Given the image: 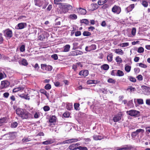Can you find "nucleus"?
<instances>
[{
	"label": "nucleus",
	"mask_w": 150,
	"mask_h": 150,
	"mask_svg": "<svg viewBox=\"0 0 150 150\" xmlns=\"http://www.w3.org/2000/svg\"><path fill=\"white\" fill-rule=\"evenodd\" d=\"M16 112L17 114L23 119H29L33 118V115L31 114L22 109H17Z\"/></svg>",
	"instance_id": "nucleus-1"
},
{
	"label": "nucleus",
	"mask_w": 150,
	"mask_h": 150,
	"mask_svg": "<svg viewBox=\"0 0 150 150\" xmlns=\"http://www.w3.org/2000/svg\"><path fill=\"white\" fill-rule=\"evenodd\" d=\"M34 4L39 7H42V9H45L49 4L47 1L46 0H34Z\"/></svg>",
	"instance_id": "nucleus-2"
},
{
	"label": "nucleus",
	"mask_w": 150,
	"mask_h": 150,
	"mask_svg": "<svg viewBox=\"0 0 150 150\" xmlns=\"http://www.w3.org/2000/svg\"><path fill=\"white\" fill-rule=\"evenodd\" d=\"M2 32L4 36L7 39H10L13 36L12 31L9 28L3 30Z\"/></svg>",
	"instance_id": "nucleus-3"
},
{
	"label": "nucleus",
	"mask_w": 150,
	"mask_h": 150,
	"mask_svg": "<svg viewBox=\"0 0 150 150\" xmlns=\"http://www.w3.org/2000/svg\"><path fill=\"white\" fill-rule=\"evenodd\" d=\"M15 133L10 132L8 133L4 134L3 138L4 139L6 140H12L14 139L15 137Z\"/></svg>",
	"instance_id": "nucleus-4"
},
{
	"label": "nucleus",
	"mask_w": 150,
	"mask_h": 150,
	"mask_svg": "<svg viewBox=\"0 0 150 150\" xmlns=\"http://www.w3.org/2000/svg\"><path fill=\"white\" fill-rule=\"evenodd\" d=\"M127 113L129 115L135 117H138L140 114V112L135 110H131L127 111Z\"/></svg>",
	"instance_id": "nucleus-5"
},
{
	"label": "nucleus",
	"mask_w": 150,
	"mask_h": 150,
	"mask_svg": "<svg viewBox=\"0 0 150 150\" xmlns=\"http://www.w3.org/2000/svg\"><path fill=\"white\" fill-rule=\"evenodd\" d=\"M9 82L7 81L4 80L1 81L0 85V89L5 88L9 86Z\"/></svg>",
	"instance_id": "nucleus-6"
},
{
	"label": "nucleus",
	"mask_w": 150,
	"mask_h": 150,
	"mask_svg": "<svg viewBox=\"0 0 150 150\" xmlns=\"http://www.w3.org/2000/svg\"><path fill=\"white\" fill-rule=\"evenodd\" d=\"M112 11L114 13L118 14L121 12V9L119 6L115 5L112 8Z\"/></svg>",
	"instance_id": "nucleus-7"
},
{
	"label": "nucleus",
	"mask_w": 150,
	"mask_h": 150,
	"mask_svg": "<svg viewBox=\"0 0 150 150\" xmlns=\"http://www.w3.org/2000/svg\"><path fill=\"white\" fill-rule=\"evenodd\" d=\"M132 148L130 145H125L120 147H117L116 150H131Z\"/></svg>",
	"instance_id": "nucleus-8"
},
{
	"label": "nucleus",
	"mask_w": 150,
	"mask_h": 150,
	"mask_svg": "<svg viewBox=\"0 0 150 150\" xmlns=\"http://www.w3.org/2000/svg\"><path fill=\"white\" fill-rule=\"evenodd\" d=\"M27 26V24L25 23H19L15 27V28L17 30L23 29L25 28Z\"/></svg>",
	"instance_id": "nucleus-9"
},
{
	"label": "nucleus",
	"mask_w": 150,
	"mask_h": 150,
	"mask_svg": "<svg viewBox=\"0 0 150 150\" xmlns=\"http://www.w3.org/2000/svg\"><path fill=\"white\" fill-rule=\"evenodd\" d=\"M122 114L121 112H119L117 114L115 115L113 118V121L116 122L119 121L121 118Z\"/></svg>",
	"instance_id": "nucleus-10"
},
{
	"label": "nucleus",
	"mask_w": 150,
	"mask_h": 150,
	"mask_svg": "<svg viewBox=\"0 0 150 150\" xmlns=\"http://www.w3.org/2000/svg\"><path fill=\"white\" fill-rule=\"evenodd\" d=\"M25 88V86L22 85L14 88L13 90V93H16L18 91H22Z\"/></svg>",
	"instance_id": "nucleus-11"
},
{
	"label": "nucleus",
	"mask_w": 150,
	"mask_h": 150,
	"mask_svg": "<svg viewBox=\"0 0 150 150\" xmlns=\"http://www.w3.org/2000/svg\"><path fill=\"white\" fill-rule=\"evenodd\" d=\"M83 53L82 51L79 50H76L70 52L69 55L71 56H76L78 55H81Z\"/></svg>",
	"instance_id": "nucleus-12"
},
{
	"label": "nucleus",
	"mask_w": 150,
	"mask_h": 150,
	"mask_svg": "<svg viewBox=\"0 0 150 150\" xmlns=\"http://www.w3.org/2000/svg\"><path fill=\"white\" fill-rule=\"evenodd\" d=\"M96 48V45L95 44H92L89 46H86L85 48V50L87 52H90L95 50Z\"/></svg>",
	"instance_id": "nucleus-13"
},
{
	"label": "nucleus",
	"mask_w": 150,
	"mask_h": 150,
	"mask_svg": "<svg viewBox=\"0 0 150 150\" xmlns=\"http://www.w3.org/2000/svg\"><path fill=\"white\" fill-rule=\"evenodd\" d=\"M41 68L43 69H45L48 71H51L52 69V66L50 65H47L45 64H42Z\"/></svg>",
	"instance_id": "nucleus-14"
},
{
	"label": "nucleus",
	"mask_w": 150,
	"mask_h": 150,
	"mask_svg": "<svg viewBox=\"0 0 150 150\" xmlns=\"http://www.w3.org/2000/svg\"><path fill=\"white\" fill-rule=\"evenodd\" d=\"M141 87L146 95H150V88L144 86H142Z\"/></svg>",
	"instance_id": "nucleus-15"
},
{
	"label": "nucleus",
	"mask_w": 150,
	"mask_h": 150,
	"mask_svg": "<svg viewBox=\"0 0 150 150\" xmlns=\"http://www.w3.org/2000/svg\"><path fill=\"white\" fill-rule=\"evenodd\" d=\"M98 7V6L97 4H92L90 5L89 10L93 11L97 9Z\"/></svg>",
	"instance_id": "nucleus-16"
},
{
	"label": "nucleus",
	"mask_w": 150,
	"mask_h": 150,
	"mask_svg": "<svg viewBox=\"0 0 150 150\" xmlns=\"http://www.w3.org/2000/svg\"><path fill=\"white\" fill-rule=\"evenodd\" d=\"M88 71L87 70H82L79 73V75L84 77L88 76Z\"/></svg>",
	"instance_id": "nucleus-17"
},
{
	"label": "nucleus",
	"mask_w": 150,
	"mask_h": 150,
	"mask_svg": "<svg viewBox=\"0 0 150 150\" xmlns=\"http://www.w3.org/2000/svg\"><path fill=\"white\" fill-rule=\"evenodd\" d=\"M40 31L41 32H42V33H41L42 34H40V33H39V38L40 40H42L43 39L45 38V37L43 34V33H45V32L43 31L42 30V29H40Z\"/></svg>",
	"instance_id": "nucleus-18"
},
{
	"label": "nucleus",
	"mask_w": 150,
	"mask_h": 150,
	"mask_svg": "<svg viewBox=\"0 0 150 150\" xmlns=\"http://www.w3.org/2000/svg\"><path fill=\"white\" fill-rule=\"evenodd\" d=\"M93 110L97 114H98L101 112L100 108L96 106H94L93 108Z\"/></svg>",
	"instance_id": "nucleus-19"
},
{
	"label": "nucleus",
	"mask_w": 150,
	"mask_h": 150,
	"mask_svg": "<svg viewBox=\"0 0 150 150\" xmlns=\"http://www.w3.org/2000/svg\"><path fill=\"white\" fill-rule=\"evenodd\" d=\"M7 121V118L6 117H3L0 118V126L2 125Z\"/></svg>",
	"instance_id": "nucleus-20"
},
{
	"label": "nucleus",
	"mask_w": 150,
	"mask_h": 150,
	"mask_svg": "<svg viewBox=\"0 0 150 150\" xmlns=\"http://www.w3.org/2000/svg\"><path fill=\"white\" fill-rule=\"evenodd\" d=\"M54 142V141L52 139H49L47 140L42 142V144L45 145L50 144L53 143Z\"/></svg>",
	"instance_id": "nucleus-21"
},
{
	"label": "nucleus",
	"mask_w": 150,
	"mask_h": 150,
	"mask_svg": "<svg viewBox=\"0 0 150 150\" xmlns=\"http://www.w3.org/2000/svg\"><path fill=\"white\" fill-rule=\"evenodd\" d=\"M41 93H42L45 96L47 99L49 98V94L47 91L44 89H41L40 90Z\"/></svg>",
	"instance_id": "nucleus-22"
},
{
	"label": "nucleus",
	"mask_w": 150,
	"mask_h": 150,
	"mask_svg": "<svg viewBox=\"0 0 150 150\" xmlns=\"http://www.w3.org/2000/svg\"><path fill=\"white\" fill-rule=\"evenodd\" d=\"M78 12L80 14L82 15H85L86 13V10L84 9L81 8L78 9Z\"/></svg>",
	"instance_id": "nucleus-23"
},
{
	"label": "nucleus",
	"mask_w": 150,
	"mask_h": 150,
	"mask_svg": "<svg viewBox=\"0 0 150 150\" xmlns=\"http://www.w3.org/2000/svg\"><path fill=\"white\" fill-rule=\"evenodd\" d=\"M70 48V46L69 45H66L64 47V52H68L69 51Z\"/></svg>",
	"instance_id": "nucleus-24"
},
{
	"label": "nucleus",
	"mask_w": 150,
	"mask_h": 150,
	"mask_svg": "<svg viewBox=\"0 0 150 150\" xmlns=\"http://www.w3.org/2000/svg\"><path fill=\"white\" fill-rule=\"evenodd\" d=\"M114 51L115 53L118 54L122 55L124 53L123 51L121 49H116Z\"/></svg>",
	"instance_id": "nucleus-25"
},
{
	"label": "nucleus",
	"mask_w": 150,
	"mask_h": 150,
	"mask_svg": "<svg viewBox=\"0 0 150 150\" xmlns=\"http://www.w3.org/2000/svg\"><path fill=\"white\" fill-rule=\"evenodd\" d=\"M93 139L95 140H100L103 138L101 136L95 135L93 136Z\"/></svg>",
	"instance_id": "nucleus-26"
},
{
	"label": "nucleus",
	"mask_w": 150,
	"mask_h": 150,
	"mask_svg": "<svg viewBox=\"0 0 150 150\" xmlns=\"http://www.w3.org/2000/svg\"><path fill=\"white\" fill-rule=\"evenodd\" d=\"M108 0H99L98 2V4L99 5H102L107 3Z\"/></svg>",
	"instance_id": "nucleus-27"
},
{
	"label": "nucleus",
	"mask_w": 150,
	"mask_h": 150,
	"mask_svg": "<svg viewBox=\"0 0 150 150\" xmlns=\"http://www.w3.org/2000/svg\"><path fill=\"white\" fill-rule=\"evenodd\" d=\"M78 147H76L74 144L70 145L69 147V149L70 150H76L78 149Z\"/></svg>",
	"instance_id": "nucleus-28"
},
{
	"label": "nucleus",
	"mask_w": 150,
	"mask_h": 150,
	"mask_svg": "<svg viewBox=\"0 0 150 150\" xmlns=\"http://www.w3.org/2000/svg\"><path fill=\"white\" fill-rule=\"evenodd\" d=\"M56 120V117L55 116H53L50 118L49 121L50 123H53L55 122Z\"/></svg>",
	"instance_id": "nucleus-29"
},
{
	"label": "nucleus",
	"mask_w": 150,
	"mask_h": 150,
	"mask_svg": "<svg viewBox=\"0 0 150 150\" xmlns=\"http://www.w3.org/2000/svg\"><path fill=\"white\" fill-rule=\"evenodd\" d=\"M109 66L108 64H104L101 66V68L105 70H108L109 68Z\"/></svg>",
	"instance_id": "nucleus-30"
},
{
	"label": "nucleus",
	"mask_w": 150,
	"mask_h": 150,
	"mask_svg": "<svg viewBox=\"0 0 150 150\" xmlns=\"http://www.w3.org/2000/svg\"><path fill=\"white\" fill-rule=\"evenodd\" d=\"M117 71V74L116 75L119 76H124V73L123 72L120 70H118Z\"/></svg>",
	"instance_id": "nucleus-31"
},
{
	"label": "nucleus",
	"mask_w": 150,
	"mask_h": 150,
	"mask_svg": "<svg viewBox=\"0 0 150 150\" xmlns=\"http://www.w3.org/2000/svg\"><path fill=\"white\" fill-rule=\"evenodd\" d=\"M125 69L126 72L128 73L130 71L131 67L127 65H125Z\"/></svg>",
	"instance_id": "nucleus-32"
},
{
	"label": "nucleus",
	"mask_w": 150,
	"mask_h": 150,
	"mask_svg": "<svg viewBox=\"0 0 150 150\" xmlns=\"http://www.w3.org/2000/svg\"><path fill=\"white\" fill-rule=\"evenodd\" d=\"M69 18L71 19L75 20L77 18V16L74 14H71L69 15Z\"/></svg>",
	"instance_id": "nucleus-33"
},
{
	"label": "nucleus",
	"mask_w": 150,
	"mask_h": 150,
	"mask_svg": "<svg viewBox=\"0 0 150 150\" xmlns=\"http://www.w3.org/2000/svg\"><path fill=\"white\" fill-rule=\"evenodd\" d=\"M21 64L24 66H27L28 65L27 61L25 59H23L21 62Z\"/></svg>",
	"instance_id": "nucleus-34"
},
{
	"label": "nucleus",
	"mask_w": 150,
	"mask_h": 150,
	"mask_svg": "<svg viewBox=\"0 0 150 150\" xmlns=\"http://www.w3.org/2000/svg\"><path fill=\"white\" fill-rule=\"evenodd\" d=\"M80 22L81 23H83L86 24V25H88L89 21L87 19H83L81 20Z\"/></svg>",
	"instance_id": "nucleus-35"
},
{
	"label": "nucleus",
	"mask_w": 150,
	"mask_h": 150,
	"mask_svg": "<svg viewBox=\"0 0 150 150\" xmlns=\"http://www.w3.org/2000/svg\"><path fill=\"white\" fill-rule=\"evenodd\" d=\"M96 83L97 81L95 80H89L87 81V84H95Z\"/></svg>",
	"instance_id": "nucleus-36"
},
{
	"label": "nucleus",
	"mask_w": 150,
	"mask_h": 150,
	"mask_svg": "<svg viewBox=\"0 0 150 150\" xmlns=\"http://www.w3.org/2000/svg\"><path fill=\"white\" fill-rule=\"evenodd\" d=\"M116 61L119 63H120L122 62V59L119 56H117L115 58Z\"/></svg>",
	"instance_id": "nucleus-37"
},
{
	"label": "nucleus",
	"mask_w": 150,
	"mask_h": 150,
	"mask_svg": "<svg viewBox=\"0 0 150 150\" xmlns=\"http://www.w3.org/2000/svg\"><path fill=\"white\" fill-rule=\"evenodd\" d=\"M142 4L145 7H147L148 5V2L145 0H144L142 1Z\"/></svg>",
	"instance_id": "nucleus-38"
},
{
	"label": "nucleus",
	"mask_w": 150,
	"mask_h": 150,
	"mask_svg": "<svg viewBox=\"0 0 150 150\" xmlns=\"http://www.w3.org/2000/svg\"><path fill=\"white\" fill-rule=\"evenodd\" d=\"M19 96L21 98H24L25 99L29 100L30 99L29 96H28V95H20Z\"/></svg>",
	"instance_id": "nucleus-39"
},
{
	"label": "nucleus",
	"mask_w": 150,
	"mask_h": 150,
	"mask_svg": "<svg viewBox=\"0 0 150 150\" xmlns=\"http://www.w3.org/2000/svg\"><path fill=\"white\" fill-rule=\"evenodd\" d=\"M80 64V63H77L75 64H74L72 66V69H74V70H75L77 67H79V65Z\"/></svg>",
	"instance_id": "nucleus-40"
},
{
	"label": "nucleus",
	"mask_w": 150,
	"mask_h": 150,
	"mask_svg": "<svg viewBox=\"0 0 150 150\" xmlns=\"http://www.w3.org/2000/svg\"><path fill=\"white\" fill-rule=\"evenodd\" d=\"M71 143L76 142H77L80 141L81 139L80 138H72L71 139Z\"/></svg>",
	"instance_id": "nucleus-41"
},
{
	"label": "nucleus",
	"mask_w": 150,
	"mask_h": 150,
	"mask_svg": "<svg viewBox=\"0 0 150 150\" xmlns=\"http://www.w3.org/2000/svg\"><path fill=\"white\" fill-rule=\"evenodd\" d=\"M6 77V74L4 72L0 73V80Z\"/></svg>",
	"instance_id": "nucleus-42"
},
{
	"label": "nucleus",
	"mask_w": 150,
	"mask_h": 150,
	"mask_svg": "<svg viewBox=\"0 0 150 150\" xmlns=\"http://www.w3.org/2000/svg\"><path fill=\"white\" fill-rule=\"evenodd\" d=\"M79 104L78 103H76L74 104V108L76 110H79Z\"/></svg>",
	"instance_id": "nucleus-43"
},
{
	"label": "nucleus",
	"mask_w": 150,
	"mask_h": 150,
	"mask_svg": "<svg viewBox=\"0 0 150 150\" xmlns=\"http://www.w3.org/2000/svg\"><path fill=\"white\" fill-rule=\"evenodd\" d=\"M108 82L110 83H115L116 82V81L115 80L112 79L110 78L108 79Z\"/></svg>",
	"instance_id": "nucleus-44"
},
{
	"label": "nucleus",
	"mask_w": 150,
	"mask_h": 150,
	"mask_svg": "<svg viewBox=\"0 0 150 150\" xmlns=\"http://www.w3.org/2000/svg\"><path fill=\"white\" fill-rule=\"evenodd\" d=\"M72 105L70 103H68L67 105L66 108L67 110H70L72 107Z\"/></svg>",
	"instance_id": "nucleus-45"
},
{
	"label": "nucleus",
	"mask_w": 150,
	"mask_h": 150,
	"mask_svg": "<svg viewBox=\"0 0 150 150\" xmlns=\"http://www.w3.org/2000/svg\"><path fill=\"white\" fill-rule=\"evenodd\" d=\"M120 45L122 47H127L129 45V43L128 42L123 43L120 44Z\"/></svg>",
	"instance_id": "nucleus-46"
},
{
	"label": "nucleus",
	"mask_w": 150,
	"mask_h": 150,
	"mask_svg": "<svg viewBox=\"0 0 150 150\" xmlns=\"http://www.w3.org/2000/svg\"><path fill=\"white\" fill-rule=\"evenodd\" d=\"M20 50L21 52H23L25 51V48L24 45H22L20 48Z\"/></svg>",
	"instance_id": "nucleus-47"
},
{
	"label": "nucleus",
	"mask_w": 150,
	"mask_h": 150,
	"mask_svg": "<svg viewBox=\"0 0 150 150\" xmlns=\"http://www.w3.org/2000/svg\"><path fill=\"white\" fill-rule=\"evenodd\" d=\"M68 11V10L67 8L65 7V5L64 6V7L62 8V13H67Z\"/></svg>",
	"instance_id": "nucleus-48"
},
{
	"label": "nucleus",
	"mask_w": 150,
	"mask_h": 150,
	"mask_svg": "<svg viewBox=\"0 0 150 150\" xmlns=\"http://www.w3.org/2000/svg\"><path fill=\"white\" fill-rule=\"evenodd\" d=\"M127 105L129 107H132L133 106L132 100H130L128 102L127 104Z\"/></svg>",
	"instance_id": "nucleus-49"
},
{
	"label": "nucleus",
	"mask_w": 150,
	"mask_h": 150,
	"mask_svg": "<svg viewBox=\"0 0 150 150\" xmlns=\"http://www.w3.org/2000/svg\"><path fill=\"white\" fill-rule=\"evenodd\" d=\"M50 107L47 105L43 107V109L44 110L45 112H47L49 111L50 110Z\"/></svg>",
	"instance_id": "nucleus-50"
},
{
	"label": "nucleus",
	"mask_w": 150,
	"mask_h": 150,
	"mask_svg": "<svg viewBox=\"0 0 150 150\" xmlns=\"http://www.w3.org/2000/svg\"><path fill=\"white\" fill-rule=\"evenodd\" d=\"M84 36H88L91 35V33L88 31H84L83 33Z\"/></svg>",
	"instance_id": "nucleus-51"
},
{
	"label": "nucleus",
	"mask_w": 150,
	"mask_h": 150,
	"mask_svg": "<svg viewBox=\"0 0 150 150\" xmlns=\"http://www.w3.org/2000/svg\"><path fill=\"white\" fill-rule=\"evenodd\" d=\"M78 43L77 42H74L73 43V49L74 50L77 49L78 48Z\"/></svg>",
	"instance_id": "nucleus-52"
},
{
	"label": "nucleus",
	"mask_w": 150,
	"mask_h": 150,
	"mask_svg": "<svg viewBox=\"0 0 150 150\" xmlns=\"http://www.w3.org/2000/svg\"><path fill=\"white\" fill-rule=\"evenodd\" d=\"M31 140V139L28 138H24L22 139V141L23 142L25 143Z\"/></svg>",
	"instance_id": "nucleus-53"
},
{
	"label": "nucleus",
	"mask_w": 150,
	"mask_h": 150,
	"mask_svg": "<svg viewBox=\"0 0 150 150\" xmlns=\"http://www.w3.org/2000/svg\"><path fill=\"white\" fill-rule=\"evenodd\" d=\"M137 103L141 105L144 103L143 100L142 99H137Z\"/></svg>",
	"instance_id": "nucleus-54"
},
{
	"label": "nucleus",
	"mask_w": 150,
	"mask_h": 150,
	"mask_svg": "<svg viewBox=\"0 0 150 150\" xmlns=\"http://www.w3.org/2000/svg\"><path fill=\"white\" fill-rule=\"evenodd\" d=\"M107 59L109 62H111L112 59V55H109L107 56Z\"/></svg>",
	"instance_id": "nucleus-55"
},
{
	"label": "nucleus",
	"mask_w": 150,
	"mask_h": 150,
	"mask_svg": "<svg viewBox=\"0 0 150 150\" xmlns=\"http://www.w3.org/2000/svg\"><path fill=\"white\" fill-rule=\"evenodd\" d=\"M64 5L65 7H66L67 8V9H68V11L69 10H71L72 9V6L68 4H65Z\"/></svg>",
	"instance_id": "nucleus-56"
},
{
	"label": "nucleus",
	"mask_w": 150,
	"mask_h": 150,
	"mask_svg": "<svg viewBox=\"0 0 150 150\" xmlns=\"http://www.w3.org/2000/svg\"><path fill=\"white\" fill-rule=\"evenodd\" d=\"M136 31V29L135 28H132L131 33L132 35L133 36H134L135 35Z\"/></svg>",
	"instance_id": "nucleus-57"
},
{
	"label": "nucleus",
	"mask_w": 150,
	"mask_h": 150,
	"mask_svg": "<svg viewBox=\"0 0 150 150\" xmlns=\"http://www.w3.org/2000/svg\"><path fill=\"white\" fill-rule=\"evenodd\" d=\"M144 49L142 47H139L138 48L137 52L139 53H142L144 52Z\"/></svg>",
	"instance_id": "nucleus-58"
},
{
	"label": "nucleus",
	"mask_w": 150,
	"mask_h": 150,
	"mask_svg": "<svg viewBox=\"0 0 150 150\" xmlns=\"http://www.w3.org/2000/svg\"><path fill=\"white\" fill-rule=\"evenodd\" d=\"M129 79L130 81L133 82H135L136 81V79L134 78L131 76H129Z\"/></svg>",
	"instance_id": "nucleus-59"
},
{
	"label": "nucleus",
	"mask_w": 150,
	"mask_h": 150,
	"mask_svg": "<svg viewBox=\"0 0 150 150\" xmlns=\"http://www.w3.org/2000/svg\"><path fill=\"white\" fill-rule=\"evenodd\" d=\"M18 123L16 122H14L12 123L11 125V127L12 128H16L17 126Z\"/></svg>",
	"instance_id": "nucleus-60"
},
{
	"label": "nucleus",
	"mask_w": 150,
	"mask_h": 150,
	"mask_svg": "<svg viewBox=\"0 0 150 150\" xmlns=\"http://www.w3.org/2000/svg\"><path fill=\"white\" fill-rule=\"evenodd\" d=\"M136 132L137 133V134H138L140 132L142 134L144 132V131L143 129H137L136 131Z\"/></svg>",
	"instance_id": "nucleus-61"
},
{
	"label": "nucleus",
	"mask_w": 150,
	"mask_h": 150,
	"mask_svg": "<svg viewBox=\"0 0 150 150\" xmlns=\"http://www.w3.org/2000/svg\"><path fill=\"white\" fill-rule=\"evenodd\" d=\"M70 115V113L68 112H65L63 114V116L65 117H68Z\"/></svg>",
	"instance_id": "nucleus-62"
},
{
	"label": "nucleus",
	"mask_w": 150,
	"mask_h": 150,
	"mask_svg": "<svg viewBox=\"0 0 150 150\" xmlns=\"http://www.w3.org/2000/svg\"><path fill=\"white\" fill-rule=\"evenodd\" d=\"M78 149L80 150H88L87 147H82L81 146H79L77 148Z\"/></svg>",
	"instance_id": "nucleus-63"
},
{
	"label": "nucleus",
	"mask_w": 150,
	"mask_h": 150,
	"mask_svg": "<svg viewBox=\"0 0 150 150\" xmlns=\"http://www.w3.org/2000/svg\"><path fill=\"white\" fill-rule=\"evenodd\" d=\"M145 129L146 132L147 133L149 134V133H150V126L146 127Z\"/></svg>",
	"instance_id": "nucleus-64"
}]
</instances>
